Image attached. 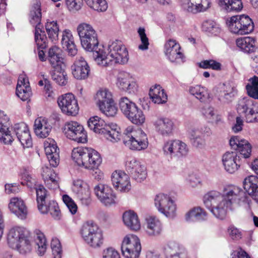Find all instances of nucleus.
Here are the masks:
<instances>
[{
	"label": "nucleus",
	"mask_w": 258,
	"mask_h": 258,
	"mask_svg": "<svg viewBox=\"0 0 258 258\" xmlns=\"http://www.w3.org/2000/svg\"><path fill=\"white\" fill-rule=\"evenodd\" d=\"M221 195L222 200L217 208L213 211L214 215L220 219H223L225 217L228 210H232L244 205L249 207L251 202L245 192L234 184L225 185Z\"/></svg>",
	"instance_id": "nucleus-1"
},
{
	"label": "nucleus",
	"mask_w": 258,
	"mask_h": 258,
	"mask_svg": "<svg viewBox=\"0 0 258 258\" xmlns=\"http://www.w3.org/2000/svg\"><path fill=\"white\" fill-rule=\"evenodd\" d=\"M108 53L106 54L103 48L94 53L95 61L99 66L107 67L113 63L125 64L128 60V51L120 41L116 40L108 45Z\"/></svg>",
	"instance_id": "nucleus-2"
},
{
	"label": "nucleus",
	"mask_w": 258,
	"mask_h": 258,
	"mask_svg": "<svg viewBox=\"0 0 258 258\" xmlns=\"http://www.w3.org/2000/svg\"><path fill=\"white\" fill-rule=\"evenodd\" d=\"M72 158L79 166L89 170L97 169L102 160L101 155L96 150L82 147L74 148Z\"/></svg>",
	"instance_id": "nucleus-3"
},
{
	"label": "nucleus",
	"mask_w": 258,
	"mask_h": 258,
	"mask_svg": "<svg viewBox=\"0 0 258 258\" xmlns=\"http://www.w3.org/2000/svg\"><path fill=\"white\" fill-rule=\"evenodd\" d=\"M88 126L91 130L103 135L107 140L111 142H117L120 139V128L116 124L106 123L98 116L91 117L88 121Z\"/></svg>",
	"instance_id": "nucleus-4"
},
{
	"label": "nucleus",
	"mask_w": 258,
	"mask_h": 258,
	"mask_svg": "<svg viewBox=\"0 0 258 258\" xmlns=\"http://www.w3.org/2000/svg\"><path fill=\"white\" fill-rule=\"evenodd\" d=\"M42 18L41 3L39 0H33L29 15L30 24L35 26V41L38 47L44 48L46 46L47 38L41 26Z\"/></svg>",
	"instance_id": "nucleus-5"
},
{
	"label": "nucleus",
	"mask_w": 258,
	"mask_h": 258,
	"mask_svg": "<svg viewBox=\"0 0 258 258\" xmlns=\"http://www.w3.org/2000/svg\"><path fill=\"white\" fill-rule=\"evenodd\" d=\"M77 32L82 47L87 51L93 52L94 56V53L98 52L99 49L98 36L95 30L90 24L83 23L78 25Z\"/></svg>",
	"instance_id": "nucleus-6"
},
{
	"label": "nucleus",
	"mask_w": 258,
	"mask_h": 258,
	"mask_svg": "<svg viewBox=\"0 0 258 258\" xmlns=\"http://www.w3.org/2000/svg\"><path fill=\"white\" fill-rule=\"evenodd\" d=\"M123 134V143L131 150L140 151L147 148L148 139L142 130H134L132 127L128 126L125 130Z\"/></svg>",
	"instance_id": "nucleus-7"
},
{
	"label": "nucleus",
	"mask_w": 258,
	"mask_h": 258,
	"mask_svg": "<svg viewBox=\"0 0 258 258\" xmlns=\"http://www.w3.org/2000/svg\"><path fill=\"white\" fill-rule=\"evenodd\" d=\"M81 234L85 242L91 247L99 248L103 243V232L98 226L92 221H87L83 225Z\"/></svg>",
	"instance_id": "nucleus-8"
},
{
	"label": "nucleus",
	"mask_w": 258,
	"mask_h": 258,
	"mask_svg": "<svg viewBox=\"0 0 258 258\" xmlns=\"http://www.w3.org/2000/svg\"><path fill=\"white\" fill-rule=\"evenodd\" d=\"M95 100L100 110L108 117L114 116L117 108L114 103L112 94L107 89H100L96 94Z\"/></svg>",
	"instance_id": "nucleus-9"
},
{
	"label": "nucleus",
	"mask_w": 258,
	"mask_h": 258,
	"mask_svg": "<svg viewBox=\"0 0 258 258\" xmlns=\"http://www.w3.org/2000/svg\"><path fill=\"white\" fill-rule=\"evenodd\" d=\"M237 109L243 115L246 122H258V103L252 99L248 97L239 99Z\"/></svg>",
	"instance_id": "nucleus-10"
},
{
	"label": "nucleus",
	"mask_w": 258,
	"mask_h": 258,
	"mask_svg": "<svg viewBox=\"0 0 258 258\" xmlns=\"http://www.w3.org/2000/svg\"><path fill=\"white\" fill-rule=\"evenodd\" d=\"M228 26L231 32L240 35L248 34L254 29L252 20L244 15L231 17L228 22Z\"/></svg>",
	"instance_id": "nucleus-11"
},
{
	"label": "nucleus",
	"mask_w": 258,
	"mask_h": 258,
	"mask_svg": "<svg viewBox=\"0 0 258 258\" xmlns=\"http://www.w3.org/2000/svg\"><path fill=\"white\" fill-rule=\"evenodd\" d=\"M63 132L68 139L78 143H85L87 141V133L83 126L76 121L66 122Z\"/></svg>",
	"instance_id": "nucleus-12"
},
{
	"label": "nucleus",
	"mask_w": 258,
	"mask_h": 258,
	"mask_svg": "<svg viewBox=\"0 0 258 258\" xmlns=\"http://www.w3.org/2000/svg\"><path fill=\"white\" fill-rule=\"evenodd\" d=\"M141 249L140 241L137 236H125L124 238L121 249L124 258H138Z\"/></svg>",
	"instance_id": "nucleus-13"
},
{
	"label": "nucleus",
	"mask_w": 258,
	"mask_h": 258,
	"mask_svg": "<svg viewBox=\"0 0 258 258\" xmlns=\"http://www.w3.org/2000/svg\"><path fill=\"white\" fill-rule=\"evenodd\" d=\"M158 210L166 217L173 218L175 215L176 205L171 197L162 193L157 195L154 200Z\"/></svg>",
	"instance_id": "nucleus-14"
},
{
	"label": "nucleus",
	"mask_w": 258,
	"mask_h": 258,
	"mask_svg": "<svg viewBox=\"0 0 258 258\" xmlns=\"http://www.w3.org/2000/svg\"><path fill=\"white\" fill-rule=\"evenodd\" d=\"M57 102L63 114L73 116L78 114L79 105L77 99L73 94L67 93L61 95L58 98Z\"/></svg>",
	"instance_id": "nucleus-15"
},
{
	"label": "nucleus",
	"mask_w": 258,
	"mask_h": 258,
	"mask_svg": "<svg viewBox=\"0 0 258 258\" xmlns=\"http://www.w3.org/2000/svg\"><path fill=\"white\" fill-rule=\"evenodd\" d=\"M125 169L131 176L137 182L142 181L147 177L146 167L136 159H132L126 162Z\"/></svg>",
	"instance_id": "nucleus-16"
},
{
	"label": "nucleus",
	"mask_w": 258,
	"mask_h": 258,
	"mask_svg": "<svg viewBox=\"0 0 258 258\" xmlns=\"http://www.w3.org/2000/svg\"><path fill=\"white\" fill-rule=\"evenodd\" d=\"M95 195L100 202L106 206L115 203L116 197L112 188L107 185L98 184L94 188Z\"/></svg>",
	"instance_id": "nucleus-17"
},
{
	"label": "nucleus",
	"mask_w": 258,
	"mask_h": 258,
	"mask_svg": "<svg viewBox=\"0 0 258 258\" xmlns=\"http://www.w3.org/2000/svg\"><path fill=\"white\" fill-rule=\"evenodd\" d=\"M116 86L122 91L134 93L137 91L138 85L135 79L128 73L120 72L117 77Z\"/></svg>",
	"instance_id": "nucleus-18"
},
{
	"label": "nucleus",
	"mask_w": 258,
	"mask_h": 258,
	"mask_svg": "<svg viewBox=\"0 0 258 258\" xmlns=\"http://www.w3.org/2000/svg\"><path fill=\"white\" fill-rule=\"evenodd\" d=\"M71 71L74 77L77 80L87 79L90 72V67L82 56H77L71 66Z\"/></svg>",
	"instance_id": "nucleus-19"
},
{
	"label": "nucleus",
	"mask_w": 258,
	"mask_h": 258,
	"mask_svg": "<svg viewBox=\"0 0 258 258\" xmlns=\"http://www.w3.org/2000/svg\"><path fill=\"white\" fill-rule=\"evenodd\" d=\"M180 49L179 44L174 40L170 39L165 44V54L171 62L180 63L184 61V55Z\"/></svg>",
	"instance_id": "nucleus-20"
},
{
	"label": "nucleus",
	"mask_w": 258,
	"mask_h": 258,
	"mask_svg": "<svg viewBox=\"0 0 258 258\" xmlns=\"http://www.w3.org/2000/svg\"><path fill=\"white\" fill-rule=\"evenodd\" d=\"M222 163L226 172L233 174L241 166L240 157L236 152H226L222 156Z\"/></svg>",
	"instance_id": "nucleus-21"
},
{
	"label": "nucleus",
	"mask_w": 258,
	"mask_h": 258,
	"mask_svg": "<svg viewBox=\"0 0 258 258\" xmlns=\"http://www.w3.org/2000/svg\"><path fill=\"white\" fill-rule=\"evenodd\" d=\"M111 181L114 188L120 191H128L131 189L130 177L122 171L113 172L111 175Z\"/></svg>",
	"instance_id": "nucleus-22"
},
{
	"label": "nucleus",
	"mask_w": 258,
	"mask_h": 258,
	"mask_svg": "<svg viewBox=\"0 0 258 258\" xmlns=\"http://www.w3.org/2000/svg\"><path fill=\"white\" fill-rule=\"evenodd\" d=\"M145 231L149 236L157 237L163 233V226L158 218L150 216L146 218Z\"/></svg>",
	"instance_id": "nucleus-23"
},
{
	"label": "nucleus",
	"mask_w": 258,
	"mask_h": 258,
	"mask_svg": "<svg viewBox=\"0 0 258 258\" xmlns=\"http://www.w3.org/2000/svg\"><path fill=\"white\" fill-rule=\"evenodd\" d=\"M232 148L237 150L244 158L249 157L251 152V146L247 141L241 139L238 136H233L229 140Z\"/></svg>",
	"instance_id": "nucleus-24"
},
{
	"label": "nucleus",
	"mask_w": 258,
	"mask_h": 258,
	"mask_svg": "<svg viewBox=\"0 0 258 258\" xmlns=\"http://www.w3.org/2000/svg\"><path fill=\"white\" fill-rule=\"evenodd\" d=\"M10 123L9 117L4 113V111L0 110V141L3 142L5 144H11L14 141V137L9 130Z\"/></svg>",
	"instance_id": "nucleus-25"
},
{
	"label": "nucleus",
	"mask_w": 258,
	"mask_h": 258,
	"mask_svg": "<svg viewBox=\"0 0 258 258\" xmlns=\"http://www.w3.org/2000/svg\"><path fill=\"white\" fill-rule=\"evenodd\" d=\"M182 7L189 12L196 14L204 12L211 6L210 0H182Z\"/></svg>",
	"instance_id": "nucleus-26"
},
{
	"label": "nucleus",
	"mask_w": 258,
	"mask_h": 258,
	"mask_svg": "<svg viewBox=\"0 0 258 258\" xmlns=\"http://www.w3.org/2000/svg\"><path fill=\"white\" fill-rule=\"evenodd\" d=\"M26 229L22 227H15L12 228L8 235V243L10 247H17L18 243L26 238L27 235Z\"/></svg>",
	"instance_id": "nucleus-27"
},
{
	"label": "nucleus",
	"mask_w": 258,
	"mask_h": 258,
	"mask_svg": "<svg viewBox=\"0 0 258 258\" xmlns=\"http://www.w3.org/2000/svg\"><path fill=\"white\" fill-rule=\"evenodd\" d=\"M166 258H188L186 250L175 242H170L164 248Z\"/></svg>",
	"instance_id": "nucleus-28"
},
{
	"label": "nucleus",
	"mask_w": 258,
	"mask_h": 258,
	"mask_svg": "<svg viewBox=\"0 0 258 258\" xmlns=\"http://www.w3.org/2000/svg\"><path fill=\"white\" fill-rule=\"evenodd\" d=\"M243 184L248 195L258 204V177L249 176L244 179Z\"/></svg>",
	"instance_id": "nucleus-29"
},
{
	"label": "nucleus",
	"mask_w": 258,
	"mask_h": 258,
	"mask_svg": "<svg viewBox=\"0 0 258 258\" xmlns=\"http://www.w3.org/2000/svg\"><path fill=\"white\" fill-rule=\"evenodd\" d=\"M16 93L17 95L23 101H26L30 98L31 91L27 78L24 76H19Z\"/></svg>",
	"instance_id": "nucleus-30"
},
{
	"label": "nucleus",
	"mask_w": 258,
	"mask_h": 258,
	"mask_svg": "<svg viewBox=\"0 0 258 258\" xmlns=\"http://www.w3.org/2000/svg\"><path fill=\"white\" fill-rule=\"evenodd\" d=\"M44 150L50 165L56 167L59 163V149L53 140L45 143Z\"/></svg>",
	"instance_id": "nucleus-31"
},
{
	"label": "nucleus",
	"mask_w": 258,
	"mask_h": 258,
	"mask_svg": "<svg viewBox=\"0 0 258 258\" xmlns=\"http://www.w3.org/2000/svg\"><path fill=\"white\" fill-rule=\"evenodd\" d=\"M52 127L45 118L40 117L35 119L34 130L37 136L41 138H46L49 135Z\"/></svg>",
	"instance_id": "nucleus-32"
},
{
	"label": "nucleus",
	"mask_w": 258,
	"mask_h": 258,
	"mask_svg": "<svg viewBox=\"0 0 258 258\" xmlns=\"http://www.w3.org/2000/svg\"><path fill=\"white\" fill-rule=\"evenodd\" d=\"M221 200H222L221 193L217 190L210 191L206 194L203 197L204 205L213 215V210L217 208Z\"/></svg>",
	"instance_id": "nucleus-33"
},
{
	"label": "nucleus",
	"mask_w": 258,
	"mask_h": 258,
	"mask_svg": "<svg viewBox=\"0 0 258 258\" xmlns=\"http://www.w3.org/2000/svg\"><path fill=\"white\" fill-rule=\"evenodd\" d=\"M10 211L19 218L24 219L27 214V208L24 201L18 198H13L9 204Z\"/></svg>",
	"instance_id": "nucleus-34"
},
{
	"label": "nucleus",
	"mask_w": 258,
	"mask_h": 258,
	"mask_svg": "<svg viewBox=\"0 0 258 258\" xmlns=\"http://www.w3.org/2000/svg\"><path fill=\"white\" fill-rule=\"evenodd\" d=\"M42 176L46 187L50 189H56L59 188L58 176L53 169L46 167L43 168Z\"/></svg>",
	"instance_id": "nucleus-35"
},
{
	"label": "nucleus",
	"mask_w": 258,
	"mask_h": 258,
	"mask_svg": "<svg viewBox=\"0 0 258 258\" xmlns=\"http://www.w3.org/2000/svg\"><path fill=\"white\" fill-rule=\"evenodd\" d=\"M154 125L156 131L160 134L168 136L172 132L173 122L169 118L160 117L154 122Z\"/></svg>",
	"instance_id": "nucleus-36"
},
{
	"label": "nucleus",
	"mask_w": 258,
	"mask_h": 258,
	"mask_svg": "<svg viewBox=\"0 0 258 258\" xmlns=\"http://www.w3.org/2000/svg\"><path fill=\"white\" fill-rule=\"evenodd\" d=\"M61 43L63 48L66 49L69 55L75 56L77 53L78 50L70 30L66 29L63 31Z\"/></svg>",
	"instance_id": "nucleus-37"
},
{
	"label": "nucleus",
	"mask_w": 258,
	"mask_h": 258,
	"mask_svg": "<svg viewBox=\"0 0 258 258\" xmlns=\"http://www.w3.org/2000/svg\"><path fill=\"white\" fill-rule=\"evenodd\" d=\"M201 112L206 119L210 120L216 125H221L224 122L221 114L213 107L205 106L202 108Z\"/></svg>",
	"instance_id": "nucleus-38"
},
{
	"label": "nucleus",
	"mask_w": 258,
	"mask_h": 258,
	"mask_svg": "<svg viewBox=\"0 0 258 258\" xmlns=\"http://www.w3.org/2000/svg\"><path fill=\"white\" fill-rule=\"evenodd\" d=\"M255 40L251 37H243L236 39L237 47L243 52L250 53L255 51Z\"/></svg>",
	"instance_id": "nucleus-39"
},
{
	"label": "nucleus",
	"mask_w": 258,
	"mask_h": 258,
	"mask_svg": "<svg viewBox=\"0 0 258 258\" xmlns=\"http://www.w3.org/2000/svg\"><path fill=\"white\" fill-rule=\"evenodd\" d=\"M47 59L54 69H60L62 64L60 49L56 46L50 47L48 51Z\"/></svg>",
	"instance_id": "nucleus-40"
},
{
	"label": "nucleus",
	"mask_w": 258,
	"mask_h": 258,
	"mask_svg": "<svg viewBox=\"0 0 258 258\" xmlns=\"http://www.w3.org/2000/svg\"><path fill=\"white\" fill-rule=\"evenodd\" d=\"M149 95L155 103L163 104L167 100L166 93L159 85H156L150 88Z\"/></svg>",
	"instance_id": "nucleus-41"
},
{
	"label": "nucleus",
	"mask_w": 258,
	"mask_h": 258,
	"mask_svg": "<svg viewBox=\"0 0 258 258\" xmlns=\"http://www.w3.org/2000/svg\"><path fill=\"white\" fill-rule=\"evenodd\" d=\"M124 224L130 229L137 231L140 229L141 224L138 217L133 211L125 212L122 216Z\"/></svg>",
	"instance_id": "nucleus-42"
},
{
	"label": "nucleus",
	"mask_w": 258,
	"mask_h": 258,
	"mask_svg": "<svg viewBox=\"0 0 258 258\" xmlns=\"http://www.w3.org/2000/svg\"><path fill=\"white\" fill-rule=\"evenodd\" d=\"M119 108L123 114L127 118L139 107L137 105L126 97H121L119 101Z\"/></svg>",
	"instance_id": "nucleus-43"
},
{
	"label": "nucleus",
	"mask_w": 258,
	"mask_h": 258,
	"mask_svg": "<svg viewBox=\"0 0 258 258\" xmlns=\"http://www.w3.org/2000/svg\"><path fill=\"white\" fill-rule=\"evenodd\" d=\"M189 93L201 102H207L210 98V93L208 89L201 85L191 86L189 88Z\"/></svg>",
	"instance_id": "nucleus-44"
},
{
	"label": "nucleus",
	"mask_w": 258,
	"mask_h": 258,
	"mask_svg": "<svg viewBox=\"0 0 258 258\" xmlns=\"http://www.w3.org/2000/svg\"><path fill=\"white\" fill-rule=\"evenodd\" d=\"M219 5L227 12H239L243 8L241 0H219Z\"/></svg>",
	"instance_id": "nucleus-45"
},
{
	"label": "nucleus",
	"mask_w": 258,
	"mask_h": 258,
	"mask_svg": "<svg viewBox=\"0 0 258 258\" xmlns=\"http://www.w3.org/2000/svg\"><path fill=\"white\" fill-rule=\"evenodd\" d=\"M38 210L43 214L50 213L55 219L58 220L61 216L58 204L54 201L49 202L48 205L45 204L42 206V209H38Z\"/></svg>",
	"instance_id": "nucleus-46"
},
{
	"label": "nucleus",
	"mask_w": 258,
	"mask_h": 258,
	"mask_svg": "<svg viewBox=\"0 0 258 258\" xmlns=\"http://www.w3.org/2000/svg\"><path fill=\"white\" fill-rule=\"evenodd\" d=\"M207 218V213L200 207L194 208L185 215L187 221H203Z\"/></svg>",
	"instance_id": "nucleus-47"
},
{
	"label": "nucleus",
	"mask_w": 258,
	"mask_h": 258,
	"mask_svg": "<svg viewBox=\"0 0 258 258\" xmlns=\"http://www.w3.org/2000/svg\"><path fill=\"white\" fill-rule=\"evenodd\" d=\"M188 136L191 144L195 147L203 148L206 145L205 139L199 134V129L192 128L188 132Z\"/></svg>",
	"instance_id": "nucleus-48"
},
{
	"label": "nucleus",
	"mask_w": 258,
	"mask_h": 258,
	"mask_svg": "<svg viewBox=\"0 0 258 258\" xmlns=\"http://www.w3.org/2000/svg\"><path fill=\"white\" fill-rule=\"evenodd\" d=\"M45 29L48 38L53 42L58 39L59 27L56 21H47L45 24Z\"/></svg>",
	"instance_id": "nucleus-49"
},
{
	"label": "nucleus",
	"mask_w": 258,
	"mask_h": 258,
	"mask_svg": "<svg viewBox=\"0 0 258 258\" xmlns=\"http://www.w3.org/2000/svg\"><path fill=\"white\" fill-rule=\"evenodd\" d=\"M248 81L249 83L245 86L248 95L258 100V77L254 76L250 78Z\"/></svg>",
	"instance_id": "nucleus-50"
},
{
	"label": "nucleus",
	"mask_w": 258,
	"mask_h": 258,
	"mask_svg": "<svg viewBox=\"0 0 258 258\" xmlns=\"http://www.w3.org/2000/svg\"><path fill=\"white\" fill-rule=\"evenodd\" d=\"M202 29L203 31L213 35H217L221 32L219 25L215 21L210 20L203 23Z\"/></svg>",
	"instance_id": "nucleus-51"
},
{
	"label": "nucleus",
	"mask_w": 258,
	"mask_h": 258,
	"mask_svg": "<svg viewBox=\"0 0 258 258\" xmlns=\"http://www.w3.org/2000/svg\"><path fill=\"white\" fill-rule=\"evenodd\" d=\"M34 233L36 235V242L38 245V251L39 255H43L46 249V240L43 233L39 230L36 229Z\"/></svg>",
	"instance_id": "nucleus-52"
},
{
	"label": "nucleus",
	"mask_w": 258,
	"mask_h": 258,
	"mask_svg": "<svg viewBox=\"0 0 258 258\" xmlns=\"http://www.w3.org/2000/svg\"><path fill=\"white\" fill-rule=\"evenodd\" d=\"M35 189L38 209H42V206L45 204V199L47 196V191L42 184L38 185L35 187Z\"/></svg>",
	"instance_id": "nucleus-53"
},
{
	"label": "nucleus",
	"mask_w": 258,
	"mask_h": 258,
	"mask_svg": "<svg viewBox=\"0 0 258 258\" xmlns=\"http://www.w3.org/2000/svg\"><path fill=\"white\" fill-rule=\"evenodd\" d=\"M84 1L89 7L98 12H104L108 8V5L105 0Z\"/></svg>",
	"instance_id": "nucleus-54"
},
{
	"label": "nucleus",
	"mask_w": 258,
	"mask_h": 258,
	"mask_svg": "<svg viewBox=\"0 0 258 258\" xmlns=\"http://www.w3.org/2000/svg\"><path fill=\"white\" fill-rule=\"evenodd\" d=\"M54 69L50 72L52 79L59 85H65L67 83V75L61 72V66L59 70Z\"/></svg>",
	"instance_id": "nucleus-55"
},
{
	"label": "nucleus",
	"mask_w": 258,
	"mask_h": 258,
	"mask_svg": "<svg viewBox=\"0 0 258 258\" xmlns=\"http://www.w3.org/2000/svg\"><path fill=\"white\" fill-rule=\"evenodd\" d=\"M135 113H132L127 118L133 123L137 125H142L145 121V115L143 111L139 107L136 109Z\"/></svg>",
	"instance_id": "nucleus-56"
},
{
	"label": "nucleus",
	"mask_w": 258,
	"mask_h": 258,
	"mask_svg": "<svg viewBox=\"0 0 258 258\" xmlns=\"http://www.w3.org/2000/svg\"><path fill=\"white\" fill-rule=\"evenodd\" d=\"M12 248L16 249L22 254H26L30 252L31 250V245L28 237L27 236L19 242L17 247H12Z\"/></svg>",
	"instance_id": "nucleus-57"
},
{
	"label": "nucleus",
	"mask_w": 258,
	"mask_h": 258,
	"mask_svg": "<svg viewBox=\"0 0 258 258\" xmlns=\"http://www.w3.org/2000/svg\"><path fill=\"white\" fill-rule=\"evenodd\" d=\"M51 248L54 258H61L62 248L59 239L53 238L51 242Z\"/></svg>",
	"instance_id": "nucleus-58"
},
{
	"label": "nucleus",
	"mask_w": 258,
	"mask_h": 258,
	"mask_svg": "<svg viewBox=\"0 0 258 258\" xmlns=\"http://www.w3.org/2000/svg\"><path fill=\"white\" fill-rule=\"evenodd\" d=\"M200 68L204 69H212L214 70H220L221 64L220 63L213 60H205L198 63Z\"/></svg>",
	"instance_id": "nucleus-59"
},
{
	"label": "nucleus",
	"mask_w": 258,
	"mask_h": 258,
	"mask_svg": "<svg viewBox=\"0 0 258 258\" xmlns=\"http://www.w3.org/2000/svg\"><path fill=\"white\" fill-rule=\"evenodd\" d=\"M176 142L175 156L181 157L186 156L188 152L187 145L179 140H176Z\"/></svg>",
	"instance_id": "nucleus-60"
},
{
	"label": "nucleus",
	"mask_w": 258,
	"mask_h": 258,
	"mask_svg": "<svg viewBox=\"0 0 258 258\" xmlns=\"http://www.w3.org/2000/svg\"><path fill=\"white\" fill-rule=\"evenodd\" d=\"M17 138L24 148H29L32 145V139L29 130Z\"/></svg>",
	"instance_id": "nucleus-61"
},
{
	"label": "nucleus",
	"mask_w": 258,
	"mask_h": 258,
	"mask_svg": "<svg viewBox=\"0 0 258 258\" xmlns=\"http://www.w3.org/2000/svg\"><path fill=\"white\" fill-rule=\"evenodd\" d=\"M176 143V140H170L166 142L163 147V151L164 154L169 155L171 157L175 156Z\"/></svg>",
	"instance_id": "nucleus-62"
},
{
	"label": "nucleus",
	"mask_w": 258,
	"mask_h": 258,
	"mask_svg": "<svg viewBox=\"0 0 258 258\" xmlns=\"http://www.w3.org/2000/svg\"><path fill=\"white\" fill-rule=\"evenodd\" d=\"M138 32L142 42V44L139 45V49L142 50L148 49L149 43L148 38L145 33V29L144 28L140 27L138 29Z\"/></svg>",
	"instance_id": "nucleus-63"
},
{
	"label": "nucleus",
	"mask_w": 258,
	"mask_h": 258,
	"mask_svg": "<svg viewBox=\"0 0 258 258\" xmlns=\"http://www.w3.org/2000/svg\"><path fill=\"white\" fill-rule=\"evenodd\" d=\"M62 200L68 207L72 214L76 213L78 207L76 203L68 195H64L62 196Z\"/></svg>",
	"instance_id": "nucleus-64"
}]
</instances>
